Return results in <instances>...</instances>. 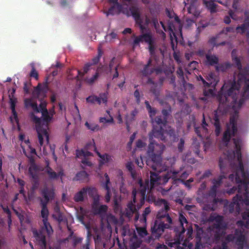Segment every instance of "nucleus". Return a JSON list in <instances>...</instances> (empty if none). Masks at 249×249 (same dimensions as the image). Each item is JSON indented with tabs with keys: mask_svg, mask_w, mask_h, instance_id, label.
Returning <instances> with one entry per match:
<instances>
[{
	"mask_svg": "<svg viewBox=\"0 0 249 249\" xmlns=\"http://www.w3.org/2000/svg\"><path fill=\"white\" fill-rule=\"evenodd\" d=\"M232 60L239 72L237 75V82L234 80L231 87L226 91L225 89L227 87L224 85L217 95L216 98L219 102V106L217 109L214 111L213 117V124L215 127V134L216 136L220 135L221 131L220 116L226 113L228 107L237 103L238 93L241 88V83L243 82L245 85L242 95V99L240 100V103L241 104L243 103V99H249V78H247L249 71L247 68L242 69L241 61L238 57H233Z\"/></svg>",
	"mask_w": 249,
	"mask_h": 249,
	"instance_id": "f257e3e1",
	"label": "nucleus"
},
{
	"mask_svg": "<svg viewBox=\"0 0 249 249\" xmlns=\"http://www.w3.org/2000/svg\"><path fill=\"white\" fill-rule=\"evenodd\" d=\"M145 104L147 109L149 117L151 118L153 127L152 129V134L155 138L160 139L161 141L165 140L164 134L165 131L164 127L167 123V120L172 113V108L169 106L166 108H164L161 110V115H158L154 118L155 116L157 110L151 107L148 101H145Z\"/></svg>",
	"mask_w": 249,
	"mask_h": 249,
	"instance_id": "f03ea898",
	"label": "nucleus"
},
{
	"mask_svg": "<svg viewBox=\"0 0 249 249\" xmlns=\"http://www.w3.org/2000/svg\"><path fill=\"white\" fill-rule=\"evenodd\" d=\"M150 143L147 150V154L151 160H147V165L155 170H161L162 168V154L165 149V145L155 142L153 138L155 137L152 134V131L149 134Z\"/></svg>",
	"mask_w": 249,
	"mask_h": 249,
	"instance_id": "7ed1b4c3",
	"label": "nucleus"
},
{
	"mask_svg": "<svg viewBox=\"0 0 249 249\" xmlns=\"http://www.w3.org/2000/svg\"><path fill=\"white\" fill-rule=\"evenodd\" d=\"M54 113L55 112L53 110V113L50 115L48 110L45 109L44 112L41 113L42 120L36 116L33 113L30 114L31 119L36 124V130L40 146L43 145L44 138L46 139V143L48 144L49 142V135L47 131L48 124L51 122Z\"/></svg>",
	"mask_w": 249,
	"mask_h": 249,
	"instance_id": "20e7f679",
	"label": "nucleus"
},
{
	"mask_svg": "<svg viewBox=\"0 0 249 249\" xmlns=\"http://www.w3.org/2000/svg\"><path fill=\"white\" fill-rule=\"evenodd\" d=\"M161 168H162V169L160 171L155 170L152 168L154 171L150 172L151 190L154 188L155 185L166 184L170 178H171L174 182L176 181V180L178 179L177 175L178 174V172L172 171V170H170L161 176L159 175V173H160L162 171L166 170L167 167L163 166L161 164Z\"/></svg>",
	"mask_w": 249,
	"mask_h": 249,
	"instance_id": "39448f33",
	"label": "nucleus"
},
{
	"mask_svg": "<svg viewBox=\"0 0 249 249\" xmlns=\"http://www.w3.org/2000/svg\"><path fill=\"white\" fill-rule=\"evenodd\" d=\"M235 242L238 249H243L247 244V239L243 231L241 230L236 229L234 234H229L222 240L221 245H217L213 249H228V244Z\"/></svg>",
	"mask_w": 249,
	"mask_h": 249,
	"instance_id": "423d86ee",
	"label": "nucleus"
},
{
	"mask_svg": "<svg viewBox=\"0 0 249 249\" xmlns=\"http://www.w3.org/2000/svg\"><path fill=\"white\" fill-rule=\"evenodd\" d=\"M179 226L175 227L174 231L175 232V243L177 244H182L183 247L178 246L177 249H192L193 245L189 243L187 239H184L185 228L184 224H188V221L183 214L180 213L179 215Z\"/></svg>",
	"mask_w": 249,
	"mask_h": 249,
	"instance_id": "0eeeda50",
	"label": "nucleus"
},
{
	"mask_svg": "<svg viewBox=\"0 0 249 249\" xmlns=\"http://www.w3.org/2000/svg\"><path fill=\"white\" fill-rule=\"evenodd\" d=\"M41 195L43 198H40V204L41 207V215L42 220H48L49 210L47 205L49 202L54 197V191L53 189H50L48 187H44L41 191Z\"/></svg>",
	"mask_w": 249,
	"mask_h": 249,
	"instance_id": "6e6552de",
	"label": "nucleus"
},
{
	"mask_svg": "<svg viewBox=\"0 0 249 249\" xmlns=\"http://www.w3.org/2000/svg\"><path fill=\"white\" fill-rule=\"evenodd\" d=\"M238 115L234 114L230 116L229 123L226 125V130L224 131L222 141L228 144L232 137H234L237 132V122Z\"/></svg>",
	"mask_w": 249,
	"mask_h": 249,
	"instance_id": "1a4fd4ad",
	"label": "nucleus"
},
{
	"mask_svg": "<svg viewBox=\"0 0 249 249\" xmlns=\"http://www.w3.org/2000/svg\"><path fill=\"white\" fill-rule=\"evenodd\" d=\"M156 205H163L164 207L158 212L156 220L173 225V220L168 213L170 209L168 202L164 199H158L156 202Z\"/></svg>",
	"mask_w": 249,
	"mask_h": 249,
	"instance_id": "9d476101",
	"label": "nucleus"
},
{
	"mask_svg": "<svg viewBox=\"0 0 249 249\" xmlns=\"http://www.w3.org/2000/svg\"><path fill=\"white\" fill-rule=\"evenodd\" d=\"M173 227V224L156 220L151 228L152 237L154 239H159L161 236L165 229L171 230Z\"/></svg>",
	"mask_w": 249,
	"mask_h": 249,
	"instance_id": "9b49d317",
	"label": "nucleus"
},
{
	"mask_svg": "<svg viewBox=\"0 0 249 249\" xmlns=\"http://www.w3.org/2000/svg\"><path fill=\"white\" fill-rule=\"evenodd\" d=\"M209 220L211 222H215L211 226L212 230L214 229H223L226 230L227 225L224 221V217L222 215L216 214V213H212L209 218Z\"/></svg>",
	"mask_w": 249,
	"mask_h": 249,
	"instance_id": "f8f14e48",
	"label": "nucleus"
},
{
	"mask_svg": "<svg viewBox=\"0 0 249 249\" xmlns=\"http://www.w3.org/2000/svg\"><path fill=\"white\" fill-rule=\"evenodd\" d=\"M249 188L244 189L243 190L242 185H238V194L233 198V200L235 201L244 202L246 205H249Z\"/></svg>",
	"mask_w": 249,
	"mask_h": 249,
	"instance_id": "ddd939ff",
	"label": "nucleus"
},
{
	"mask_svg": "<svg viewBox=\"0 0 249 249\" xmlns=\"http://www.w3.org/2000/svg\"><path fill=\"white\" fill-rule=\"evenodd\" d=\"M127 16H132L136 22L139 24V27L141 32L143 33L146 30V28L142 24V20L141 18L140 11L139 8L135 6H132L128 9V12H126Z\"/></svg>",
	"mask_w": 249,
	"mask_h": 249,
	"instance_id": "4468645a",
	"label": "nucleus"
},
{
	"mask_svg": "<svg viewBox=\"0 0 249 249\" xmlns=\"http://www.w3.org/2000/svg\"><path fill=\"white\" fill-rule=\"evenodd\" d=\"M44 171L48 175V178L50 180H57L60 178L62 182L63 177L65 176L63 169H61L58 173H56L50 166L49 162L47 161V165L44 168Z\"/></svg>",
	"mask_w": 249,
	"mask_h": 249,
	"instance_id": "2eb2a0df",
	"label": "nucleus"
},
{
	"mask_svg": "<svg viewBox=\"0 0 249 249\" xmlns=\"http://www.w3.org/2000/svg\"><path fill=\"white\" fill-rule=\"evenodd\" d=\"M139 185V191L138 193L140 195V206L143 205L146 198V193L147 191L149 189V182L148 180H146L144 183L142 179H140L138 181Z\"/></svg>",
	"mask_w": 249,
	"mask_h": 249,
	"instance_id": "dca6fc26",
	"label": "nucleus"
},
{
	"mask_svg": "<svg viewBox=\"0 0 249 249\" xmlns=\"http://www.w3.org/2000/svg\"><path fill=\"white\" fill-rule=\"evenodd\" d=\"M145 42L148 44L154 41L153 36L151 32H149L136 36L133 40V45L135 47L139 44L140 42Z\"/></svg>",
	"mask_w": 249,
	"mask_h": 249,
	"instance_id": "f3484780",
	"label": "nucleus"
},
{
	"mask_svg": "<svg viewBox=\"0 0 249 249\" xmlns=\"http://www.w3.org/2000/svg\"><path fill=\"white\" fill-rule=\"evenodd\" d=\"M108 94V92L107 91L105 93H100L99 97L95 95H90L86 98V101L91 104H94L96 102L98 104L100 105L102 101L103 103L107 104Z\"/></svg>",
	"mask_w": 249,
	"mask_h": 249,
	"instance_id": "a211bd4d",
	"label": "nucleus"
},
{
	"mask_svg": "<svg viewBox=\"0 0 249 249\" xmlns=\"http://www.w3.org/2000/svg\"><path fill=\"white\" fill-rule=\"evenodd\" d=\"M244 23L240 25H238L236 28V31L237 33L243 35L245 33L247 30L249 29V12L246 10L244 12Z\"/></svg>",
	"mask_w": 249,
	"mask_h": 249,
	"instance_id": "6ab92c4d",
	"label": "nucleus"
},
{
	"mask_svg": "<svg viewBox=\"0 0 249 249\" xmlns=\"http://www.w3.org/2000/svg\"><path fill=\"white\" fill-rule=\"evenodd\" d=\"M33 233L39 246H43L44 247L47 246L46 236L43 233L42 231H38L37 230H35L33 231Z\"/></svg>",
	"mask_w": 249,
	"mask_h": 249,
	"instance_id": "aec40b11",
	"label": "nucleus"
},
{
	"mask_svg": "<svg viewBox=\"0 0 249 249\" xmlns=\"http://www.w3.org/2000/svg\"><path fill=\"white\" fill-rule=\"evenodd\" d=\"M235 207H236L237 212H239L240 207L238 201H235L233 200V202L229 204L227 200L224 203V211L226 213L229 212L230 213H232L234 211Z\"/></svg>",
	"mask_w": 249,
	"mask_h": 249,
	"instance_id": "412c9836",
	"label": "nucleus"
},
{
	"mask_svg": "<svg viewBox=\"0 0 249 249\" xmlns=\"http://www.w3.org/2000/svg\"><path fill=\"white\" fill-rule=\"evenodd\" d=\"M98 200H94L92 206V209L94 213L96 214H105L107 211V206L106 205H102L100 207H98Z\"/></svg>",
	"mask_w": 249,
	"mask_h": 249,
	"instance_id": "4be33fe9",
	"label": "nucleus"
},
{
	"mask_svg": "<svg viewBox=\"0 0 249 249\" xmlns=\"http://www.w3.org/2000/svg\"><path fill=\"white\" fill-rule=\"evenodd\" d=\"M152 64V59L150 58L147 64L144 65L143 69L141 71V72L143 76L148 77L149 76L153 73V68H150Z\"/></svg>",
	"mask_w": 249,
	"mask_h": 249,
	"instance_id": "5701e85b",
	"label": "nucleus"
},
{
	"mask_svg": "<svg viewBox=\"0 0 249 249\" xmlns=\"http://www.w3.org/2000/svg\"><path fill=\"white\" fill-rule=\"evenodd\" d=\"M242 217L243 220L245 221V223L244 221L240 220L237 222V224L240 226L244 225L246 228H249V209H247L242 213Z\"/></svg>",
	"mask_w": 249,
	"mask_h": 249,
	"instance_id": "b1692460",
	"label": "nucleus"
},
{
	"mask_svg": "<svg viewBox=\"0 0 249 249\" xmlns=\"http://www.w3.org/2000/svg\"><path fill=\"white\" fill-rule=\"evenodd\" d=\"M97 155L101 159L99 161V165L100 166L110 162L112 159L110 155L107 154H101L99 152H96Z\"/></svg>",
	"mask_w": 249,
	"mask_h": 249,
	"instance_id": "393cba45",
	"label": "nucleus"
},
{
	"mask_svg": "<svg viewBox=\"0 0 249 249\" xmlns=\"http://www.w3.org/2000/svg\"><path fill=\"white\" fill-rule=\"evenodd\" d=\"M86 196V189L83 187L75 194L73 197V200L76 202H82L84 201V198Z\"/></svg>",
	"mask_w": 249,
	"mask_h": 249,
	"instance_id": "a878e982",
	"label": "nucleus"
},
{
	"mask_svg": "<svg viewBox=\"0 0 249 249\" xmlns=\"http://www.w3.org/2000/svg\"><path fill=\"white\" fill-rule=\"evenodd\" d=\"M41 94H42V96L44 97L45 93L43 91L40 84H38V85L34 88L32 92V96L34 98L40 99H41V98H40Z\"/></svg>",
	"mask_w": 249,
	"mask_h": 249,
	"instance_id": "bb28decb",
	"label": "nucleus"
},
{
	"mask_svg": "<svg viewBox=\"0 0 249 249\" xmlns=\"http://www.w3.org/2000/svg\"><path fill=\"white\" fill-rule=\"evenodd\" d=\"M16 102L17 100L16 98H10V107L12 110V113L13 115V119L15 120V122L17 124H18V114L15 109Z\"/></svg>",
	"mask_w": 249,
	"mask_h": 249,
	"instance_id": "cd10ccee",
	"label": "nucleus"
},
{
	"mask_svg": "<svg viewBox=\"0 0 249 249\" xmlns=\"http://www.w3.org/2000/svg\"><path fill=\"white\" fill-rule=\"evenodd\" d=\"M24 105L26 107H31L36 112H39L37 104L36 102L33 101L32 98H26L24 100Z\"/></svg>",
	"mask_w": 249,
	"mask_h": 249,
	"instance_id": "c85d7f7f",
	"label": "nucleus"
},
{
	"mask_svg": "<svg viewBox=\"0 0 249 249\" xmlns=\"http://www.w3.org/2000/svg\"><path fill=\"white\" fill-rule=\"evenodd\" d=\"M214 0L207 1L203 0V2L206 7L210 11L211 13H214L216 12L217 5L214 2Z\"/></svg>",
	"mask_w": 249,
	"mask_h": 249,
	"instance_id": "c756f323",
	"label": "nucleus"
},
{
	"mask_svg": "<svg viewBox=\"0 0 249 249\" xmlns=\"http://www.w3.org/2000/svg\"><path fill=\"white\" fill-rule=\"evenodd\" d=\"M38 171V166L35 164L34 162H33L29 168V173L33 179H36L38 177L37 172Z\"/></svg>",
	"mask_w": 249,
	"mask_h": 249,
	"instance_id": "7c9ffc66",
	"label": "nucleus"
},
{
	"mask_svg": "<svg viewBox=\"0 0 249 249\" xmlns=\"http://www.w3.org/2000/svg\"><path fill=\"white\" fill-rule=\"evenodd\" d=\"M43 226L41 228V231H45L47 235L50 236L53 234V230L50 223L48 222V220H42Z\"/></svg>",
	"mask_w": 249,
	"mask_h": 249,
	"instance_id": "2f4dec72",
	"label": "nucleus"
},
{
	"mask_svg": "<svg viewBox=\"0 0 249 249\" xmlns=\"http://www.w3.org/2000/svg\"><path fill=\"white\" fill-rule=\"evenodd\" d=\"M205 56L207 63L208 65L210 66H213L215 64H218L219 59L215 55L206 54Z\"/></svg>",
	"mask_w": 249,
	"mask_h": 249,
	"instance_id": "473e14b6",
	"label": "nucleus"
},
{
	"mask_svg": "<svg viewBox=\"0 0 249 249\" xmlns=\"http://www.w3.org/2000/svg\"><path fill=\"white\" fill-rule=\"evenodd\" d=\"M92 66V64L91 63H88L85 65L83 68V71H81L78 70L77 75L76 76V78L77 80H79V77H80L81 78L83 77L84 75L86 74L90 70V67Z\"/></svg>",
	"mask_w": 249,
	"mask_h": 249,
	"instance_id": "72a5a7b5",
	"label": "nucleus"
},
{
	"mask_svg": "<svg viewBox=\"0 0 249 249\" xmlns=\"http://www.w3.org/2000/svg\"><path fill=\"white\" fill-rule=\"evenodd\" d=\"M231 64L229 62H225L221 64H218L215 66V69L216 71H226L228 69L230 68Z\"/></svg>",
	"mask_w": 249,
	"mask_h": 249,
	"instance_id": "f704fd0d",
	"label": "nucleus"
},
{
	"mask_svg": "<svg viewBox=\"0 0 249 249\" xmlns=\"http://www.w3.org/2000/svg\"><path fill=\"white\" fill-rule=\"evenodd\" d=\"M88 174L85 171H82L78 172L74 178V180L84 181L88 178Z\"/></svg>",
	"mask_w": 249,
	"mask_h": 249,
	"instance_id": "c9c22d12",
	"label": "nucleus"
},
{
	"mask_svg": "<svg viewBox=\"0 0 249 249\" xmlns=\"http://www.w3.org/2000/svg\"><path fill=\"white\" fill-rule=\"evenodd\" d=\"M212 231L214 233V239L216 242L219 241L221 237L225 234V230H223V229H214Z\"/></svg>",
	"mask_w": 249,
	"mask_h": 249,
	"instance_id": "e433bc0d",
	"label": "nucleus"
},
{
	"mask_svg": "<svg viewBox=\"0 0 249 249\" xmlns=\"http://www.w3.org/2000/svg\"><path fill=\"white\" fill-rule=\"evenodd\" d=\"M89 151L90 150H85V149L84 150H76V157L79 158L82 156H83L84 157L91 156L92 155V154Z\"/></svg>",
	"mask_w": 249,
	"mask_h": 249,
	"instance_id": "4c0bfd02",
	"label": "nucleus"
},
{
	"mask_svg": "<svg viewBox=\"0 0 249 249\" xmlns=\"http://www.w3.org/2000/svg\"><path fill=\"white\" fill-rule=\"evenodd\" d=\"M207 79L209 81L208 83L210 84V87L211 86H215L217 83L215 76L213 72H210L208 74Z\"/></svg>",
	"mask_w": 249,
	"mask_h": 249,
	"instance_id": "58836bf2",
	"label": "nucleus"
},
{
	"mask_svg": "<svg viewBox=\"0 0 249 249\" xmlns=\"http://www.w3.org/2000/svg\"><path fill=\"white\" fill-rule=\"evenodd\" d=\"M85 149L86 150L94 151L96 153L98 151L93 139L87 143Z\"/></svg>",
	"mask_w": 249,
	"mask_h": 249,
	"instance_id": "ea45409f",
	"label": "nucleus"
},
{
	"mask_svg": "<svg viewBox=\"0 0 249 249\" xmlns=\"http://www.w3.org/2000/svg\"><path fill=\"white\" fill-rule=\"evenodd\" d=\"M126 168L128 171L130 173L131 177L133 178H135L136 177V174L135 171L133 169V165L132 163L130 161L126 164Z\"/></svg>",
	"mask_w": 249,
	"mask_h": 249,
	"instance_id": "a19ab883",
	"label": "nucleus"
},
{
	"mask_svg": "<svg viewBox=\"0 0 249 249\" xmlns=\"http://www.w3.org/2000/svg\"><path fill=\"white\" fill-rule=\"evenodd\" d=\"M136 230L138 235L141 237H144L148 234V232L145 227H136Z\"/></svg>",
	"mask_w": 249,
	"mask_h": 249,
	"instance_id": "79ce46f5",
	"label": "nucleus"
},
{
	"mask_svg": "<svg viewBox=\"0 0 249 249\" xmlns=\"http://www.w3.org/2000/svg\"><path fill=\"white\" fill-rule=\"evenodd\" d=\"M85 125L87 127L92 131H97L100 129V126L98 124L94 123H89L86 122Z\"/></svg>",
	"mask_w": 249,
	"mask_h": 249,
	"instance_id": "37998d69",
	"label": "nucleus"
},
{
	"mask_svg": "<svg viewBox=\"0 0 249 249\" xmlns=\"http://www.w3.org/2000/svg\"><path fill=\"white\" fill-rule=\"evenodd\" d=\"M225 178L224 175L220 176L217 179H213L212 180L213 185H215L216 188H218L222 184V179Z\"/></svg>",
	"mask_w": 249,
	"mask_h": 249,
	"instance_id": "c03bdc74",
	"label": "nucleus"
},
{
	"mask_svg": "<svg viewBox=\"0 0 249 249\" xmlns=\"http://www.w3.org/2000/svg\"><path fill=\"white\" fill-rule=\"evenodd\" d=\"M99 77V73L96 72L91 78H86L85 81L89 85L93 84Z\"/></svg>",
	"mask_w": 249,
	"mask_h": 249,
	"instance_id": "a18cd8bd",
	"label": "nucleus"
},
{
	"mask_svg": "<svg viewBox=\"0 0 249 249\" xmlns=\"http://www.w3.org/2000/svg\"><path fill=\"white\" fill-rule=\"evenodd\" d=\"M150 91L152 93L156 98H158L160 95V90L158 89V84L157 83H155V84L152 85Z\"/></svg>",
	"mask_w": 249,
	"mask_h": 249,
	"instance_id": "49530a36",
	"label": "nucleus"
},
{
	"mask_svg": "<svg viewBox=\"0 0 249 249\" xmlns=\"http://www.w3.org/2000/svg\"><path fill=\"white\" fill-rule=\"evenodd\" d=\"M84 188L86 189V195H87L88 194L90 197H93L96 193V190L94 187H86Z\"/></svg>",
	"mask_w": 249,
	"mask_h": 249,
	"instance_id": "de8ad7c7",
	"label": "nucleus"
},
{
	"mask_svg": "<svg viewBox=\"0 0 249 249\" xmlns=\"http://www.w3.org/2000/svg\"><path fill=\"white\" fill-rule=\"evenodd\" d=\"M107 113L110 115L109 113H110V111H108V110H107ZM110 116V118L109 119H107L105 117H101L99 119V122L100 123H103V124H106V123H114V120H113V118L112 116H111L110 115H109Z\"/></svg>",
	"mask_w": 249,
	"mask_h": 249,
	"instance_id": "09e8293b",
	"label": "nucleus"
},
{
	"mask_svg": "<svg viewBox=\"0 0 249 249\" xmlns=\"http://www.w3.org/2000/svg\"><path fill=\"white\" fill-rule=\"evenodd\" d=\"M151 190L150 189V192L147 194V196H146L145 199L149 203L154 202L156 205V202L158 200H156V197L151 193Z\"/></svg>",
	"mask_w": 249,
	"mask_h": 249,
	"instance_id": "8fccbe9b",
	"label": "nucleus"
},
{
	"mask_svg": "<svg viewBox=\"0 0 249 249\" xmlns=\"http://www.w3.org/2000/svg\"><path fill=\"white\" fill-rule=\"evenodd\" d=\"M115 8H116L118 10V13L122 12L124 14H126V12H128V8H124V6L118 3H116L115 4Z\"/></svg>",
	"mask_w": 249,
	"mask_h": 249,
	"instance_id": "3c124183",
	"label": "nucleus"
},
{
	"mask_svg": "<svg viewBox=\"0 0 249 249\" xmlns=\"http://www.w3.org/2000/svg\"><path fill=\"white\" fill-rule=\"evenodd\" d=\"M173 171H175L174 170ZM177 172H178V174L177 175V180H184L188 177L189 176V173L187 171H184L183 173H182L180 175V171H176Z\"/></svg>",
	"mask_w": 249,
	"mask_h": 249,
	"instance_id": "603ef678",
	"label": "nucleus"
},
{
	"mask_svg": "<svg viewBox=\"0 0 249 249\" xmlns=\"http://www.w3.org/2000/svg\"><path fill=\"white\" fill-rule=\"evenodd\" d=\"M52 217L59 223L62 222L64 220L63 214L61 212L53 213L52 215Z\"/></svg>",
	"mask_w": 249,
	"mask_h": 249,
	"instance_id": "864d4df0",
	"label": "nucleus"
},
{
	"mask_svg": "<svg viewBox=\"0 0 249 249\" xmlns=\"http://www.w3.org/2000/svg\"><path fill=\"white\" fill-rule=\"evenodd\" d=\"M90 232H88V236L86 240V243L82 246L81 249H89Z\"/></svg>",
	"mask_w": 249,
	"mask_h": 249,
	"instance_id": "5fc2aeb1",
	"label": "nucleus"
},
{
	"mask_svg": "<svg viewBox=\"0 0 249 249\" xmlns=\"http://www.w3.org/2000/svg\"><path fill=\"white\" fill-rule=\"evenodd\" d=\"M235 149H241L242 140L239 138L233 139Z\"/></svg>",
	"mask_w": 249,
	"mask_h": 249,
	"instance_id": "6e6d98bb",
	"label": "nucleus"
},
{
	"mask_svg": "<svg viewBox=\"0 0 249 249\" xmlns=\"http://www.w3.org/2000/svg\"><path fill=\"white\" fill-rule=\"evenodd\" d=\"M238 162V165L237 167L236 171L235 173L238 172L239 174V173L244 171L245 170L244 166L242 161V159H240V160H237Z\"/></svg>",
	"mask_w": 249,
	"mask_h": 249,
	"instance_id": "4d7b16f0",
	"label": "nucleus"
},
{
	"mask_svg": "<svg viewBox=\"0 0 249 249\" xmlns=\"http://www.w3.org/2000/svg\"><path fill=\"white\" fill-rule=\"evenodd\" d=\"M156 46L155 45V42H153L150 44H148V50L149 53L151 55H153L155 53Z\"/></svg>",
	"mask_w": 249,
	"mask_h": 249,
	"instance_id": "13d9d810",
	"label": "nucleus"
},
{
	"mask_svg": "<svg viewBox=\"0 0 249 249\" xmlns=\"http://www.w3.org/2000/svg\"><path fill=\"white\" fill-rule=\"evenodd\" d=\"M197 0H187L188 3L190 2L189 6L187 7L189 13H192V10L194 9L195 2Z\"/></svg>",
	"mask_w": 249,
	"mask_h": 249,
	"instance_id": "bf43d9fd",
	"label": "nucleus"
},
{
	"mask_svg": "<svg viewBox=\"0 0 249 249\" xmlns=\"http://www.w3.org/2000/svg\"><path fill=\"white\" fill-rule=\"evenodd\" d=\"M217 189L215 185H213L209 192V196L212 197H215L216 195Z\"/></svg>",
	"mask_w": 249,
	"mask_h": 249,
	"instance_id": "052dcab7",
	"label": "nucleus"
},
{
	"mask_svg": "<svg viewBox=\"0 0 249 249\" xmlns=\"http://www.w3.org/2000/svg\"><path fill=\"white\" fill-rule=\"evenodd\" d=\"M30 76L31 77L35 78V79L36 80L38 79V73L34 66L32 67V70L30 73Z\"/></svg>",
	"mask_w": 249,
	"mask_h": 249,
	"instance_id": "680f3d73",
	"label": "nucleus"
},
{
	"mask_svg": "<svg viewBox=\"0 0 249 249\" xmlns=\"http://www.w3.org/2000/svg\"><path fill=\"white\" fill-rule=\"evenodd\" d=\"M184 143L185 142L184 139L183 138H181L178 145V149L179 152H182L183 151Z\"/></svg>",
	"mask_w": 249,
	"mask_h": 249,
	"instance_id": "e2e57ef3",
	"label": "nucleus"
},
{
	"mask_svg": "<svg viewBox=\"0 0 249 249\" xmlns=\"http://www.w3.org/2000/svg\"><path fill=\"white\" fill-rule=\"evenodd\" d=\"M83 238L82 237H77L74 236L73 237V246L75 247L77 244L81 243L82 241Z\"/></svg>",
	"mask_w": 249,
	"mask_h": 249,
	"instance_id": "0e129e2a",
	"label": "nucleus"
},
{
	"mask_svg": "<svg viewBox=\"0 0 249 249\" xmlns=\"http://www.w3.org/2000/svg\"><path fill=\"white\" fill-rule=\"evenodd\" d=\"M177 73L178 76L179 78L182 79V80H184V72H183V70L181 67H179V68H178L177 71Z\"/></svg>",
	"mask_w": 249,
	"mask_h": 249,
	"instance_id": "69168bd1",
	"label": "nucleus"
},
{
	"mask_svg": "<svg viewBox=\"0 0 249 249\" xmlns=\"http://www.w3.org/2000/svg\"><path fill=\"white\" fill-rule=\"evenodd\" d=\"M213 205L214 206L215 205L217 204L218 203H225V201L226 199H223L222 198H218L217 197H213Z\"/></svg>",
	"mask_w": 249,
	"mask_h": 249,
	"instance_id": "338daca9",
	"label": "nucleus"
},
{
	"mask_svg": "<svg viewBox=\"0 0 249 249\" xmlns=\"http://www.w3.org/2000/svg\"><path fill=\"white\" fill-rule=\"evenodd\" d=\"M34 181L32 184V189L33 190H35L37 189L39 186V183L38 181V177H37V178L36 179H33Z\"/></svg>",
	"mask_w": 249,
	"mask_h": 249,
	"instance_id": "774afa93",
	"label": "nucleus"
}]
</instances>
